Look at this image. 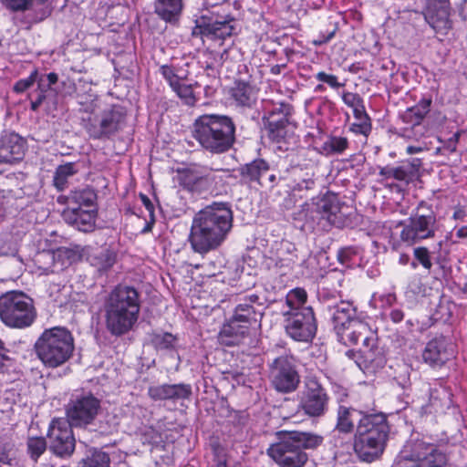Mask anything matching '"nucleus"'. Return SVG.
<instances>
[{
  "label": "nucleus",
  "mask_w": 467,
  "mask_h": 467,
  "mask_svg": "<svg viewBox=\"0 0 467 467\" xmlns=\"http://www.w3.org/2000/svg\"><path fill=\"white\" fill-rule=\"evenodd\" d=\"M148 395L154 400H171L173 403L181 401L180 389L177 384H162L151 386Z\"/></svg>",
  "instance_id": "34"
},
{
  "label": "nucleus",
  "mask_w": 467,
  "mask_h": 467,
  "mask_svg": "<svg viewBox=\"0 0 467 467\" xmlns=\"http://www.w3.org/2000/svg\"><path fill=\"white\" fill-rule=\"evenodd\" d=\"M116 253L109 248H104L91 258V263L99 271H108L116 263Z\"/></svg>",
  "instance_id": "47"
},
{
  "label": "nucleus",
  "mask_w": 467,
  "mask_h": 467,
  "mask_svg": "<svg viewBox=\"0 0 467 467\" xmlns=\"http://www.w3.org/2000/svg\"><path fill=\"white\" fill-rule=\"evenodd\" d=\"M291 173L295 176L294 184L291 186L292 191L301 192L303 190H311L315 186L314 172L306 171L300 166H294L291 168Z\"/></svg>",
  "instance_id": "38"
},
{
  "label": "nucleus",
  "mask_w": 467,
  "mask_h": 467,
  "mask_svg": "<svg viewBox=\"0 0 467 467\" xmlns=\"http://www.w3.org/2000/svg\"><path fill=\"white\" fill-rule=\"evenodd\" d=\"M283 316L285 333L293 340L308 343L314 339L317 331V322L312 307L284 312Z\"/></svg>",
  "instance_id": "13"
},
{
  "label": "nucleus",
  "mask_w": 467,
  "mask_h": 467,
  "mask_svg": "<svg viewBox=\"0 0 467 467\" xmlns=\"http://www.w3.org/2000/svg\"><path fill=\"white\" fill-rule=\"evenodd\" d=\"M69 203L84 209L97 208V193L89 187L72 191L69 193Z\"/></svg>",
  "instance_id": "36"
},
{
  "label": "nucleus",
  "mask_w": 467,
  "mask_h": 467,
  "mask_svg": "<svg viewBox=\"0 0 467 467\" xmlns=\"http://www.w3.org/2000/svg\"><path fill=\"white\" fill-rule=\"evenodd\" d=\"M98 208L84 209L79 206H67L61 213L64 222L81 232L94 229Z\"/></svg>",
  "instance_id": "21"
},
{
  "label": "nucleus",
  "mask_w": 467,
  "mask_h": 467,
  "mask_svg": "<svg viewBox=\"0 0 467 467\" xmlns=\"http://www.w3.org/2000/svg\"><path fill=\"white\" fill-rule=\"evenodd\" d=\"M337 257L342 265L354 268L361 263L362 251L358 246H347L338 250Z\"/></svg>",
  "instance_id": "39"
},
{
  "label": "nucleus",
  "mask_w": 467,
  "mask_h": 467,
  "mask_svg": "<svg viewBox=\"0 0 467 467\" xmlns=\"http://www.w3.org/2000/svg\"><path fill=\"white\" fill-rule=\"evenodd\" d=\"M329 397L322 385L314 378L307 379L301 400V409H325Z\"/></svg>",
  "instance_id": "24"
},
{
  "label": "nucleus",
  "mask_w": 467,
  "mask_h": 467,
  "mask_svg": "<svg viewBox=\"0 0 467 467\" xmlns=\"http://www.w3.org/2000/svg\"><path fill=\"white\" fill-rule=\"evenodd\" d=\"M361 353L359 368L364 373L374 374L387 363L386 351L379 345L378 335L370 337L369 342L363 344Z\"/></svg>",
  "instance_id": "18"
},
{
  "label": "nucleus",
  "mask_w": 467,
  "mask_h": 467,
  "mask_svg": "<svg viewBox=\"0 0 467 467\" xmlns=\"http://www.w3.org/2000/svg\"><path fill=\"white\" fill-rule=\"evenodd\" d=\"M58 80V76L57 73L51 72L47 75L37 76V86L39 88H44L45 90H48L52 85H55Z\"/></svg>",
  "instance_id": "63"
},
{
  "label": "nucleus",
  "mask_w": 467,
  "mask_h": 467,
  "mask_svg": "<svg viewBox=\"0 0 467 467\" xmlns=\"http://www.w3.org/2000/svg\"><path fill=\"white\" fill-rule=\"evenodd\" d=\"M454 356L455 351L452 344L443 337L430 340L422 351L423 361L431 368L442 367Z\"/></svg>",
  "instance_id": "17"
},
{
  "label": "nucleus",
  "mask_w": 467,
  "mask_h": 467,
  "mask_svg": "<svg viewBox=\"0 0 467 467\" xmlns=\"http://www.w3.org/2000/svg\"><path fill=\"white\" fill-rule=\"evenodd\" d=\"M307 294L304 288L296 287L290 290L285 296V304L289 307L285 312H293L305 308Z\"/></svg>",
  "instance_id": "48"
},
{
  "label": "nucleus",
  "mask_w": 467,
  "mask_h": 467,
  "mask_svg": "<svg viewBox=\"0 0 467 467\" xmlns=\"http://www.w3.org/2000/svg\"><path fill=\"white\" fill-rule=\"evenodd\" d=\"M231 177L229 170H214L208 166L193 164L177 171V182L185 191L193 194H219Z\"/></svg>",
  "instance_id": "9"
},
{
  "label": "nucleus",
  "mask_w": 467,
  "mask_h": 467,
  "mask_svg": "<svg viewBox=\"0 0 467 467\" xmlns=\"http://www.w3.org/2000/svg\"><path fill=\"white\" fill-rule=\"evenodd\" d=\"M250 330L246 325L230 318L223 325L218 334V340L226 347L238 346L250 335Z\"/></svg>",
  "instance_id": "25"
},
{
  "label": "nucleus",
  "mask_w": 467,
  "mask_h": 467,
  "mask_svg": "<svg viewBox=\"0 0 467 467\" xmlns=\"http://www.w3.org/2000/svg\"><path fill=\"white\" fill-rule=\"evenodd\" d=\"M192 135L206 151L222 154L235 142V124L226 115L203 114L194 120Z\"/></svg>",
  "instance_id": "4"
},
{
  "label": "nucleus",
  "mask_w": 467,
  "mask_h": 467,
  "mask_svg": "<svg viewBox=\"0 0 467 467\" xmlns=\"http://www.w3.org/2000/svg\"><path fill=\"white\" fill-rule=\"evenodd\" d=\"M229 99L235 107L251 109L257 101V90L250 82L235 80L228 89Z\"/></svg>",
  "instance_id": "23"
},
{
  "label": "nucleus",
  "mask_w": 467,
  "mask_h": 467,
  "mask_svg": "<svg viewBox=\"0 0 467 467\" xmlns=\"http://www.w3.org/2000/svg\"><path fill=\"white\" fill-rule=\"evenodd\" d=\"M413 257L414 260L410 263L412 269H416L420 265L428 271L431 269V254L426 246L415 247L413 249Z\"/></svg>",
  "instance_id": "51"
},
{
  "label": "nucleus",
  "mask_w": 467,
  "mask_h": 467,
  "mask_svg": "<svg viewBox=\"0 0 467 467\" xmlns=\"http://www.w3.org/2000/svg\"><path fill=\"white\" fill-rule=\"evenodd\" d=\"M296 364H298V359L290 350L273 360L270 365L269 377L277 391L289 393L296 389L300 382Z\"/></svg>",
  "instance_id": "11"
},
{
  "label": "nucleus",
  "mask_w": 467,
  "mask_h": 467,
  "mask_svg": "<svg viewBox=\"0 0 467 467\" xmlns=\"http://www.w3.org/2000/svg\"><path fill=\"white\" fill-rule=\"evenodd\" d=\"M67 409H100V399L90 391L77 389L71 395Z\"/></svg>",
  "instance_id": "33"
},
{
  "label": "nucleus",
  "mask_w": 467,
  "mask_h": 467,
  "mask_svg": "<svg viewBox=\"0 0 467 467\" xmlns=\"http://www.w3.org/2000/svg\"><path fill=\"white\" fill-rule=\"evenodd\" d=\"M269 163L263 159H255L253 161L238 168V171L243 182L245 183H257L260 186H264L262 178L269 171Z\"/></svg>",
  "instance_id": "27"
},
{
  "label": "nucleus",
  "mask_w": 467,
  "mask_h": 467,
  "mask_svg": "<svg viewBox=\"0 0 467 467\" xmlns=\"http://www.w3.org/2000/svg\"><path fill=\"white\" fill-rule=\"evenodd\" d=\"M97 426L93 430H99L101 432L111 431L119 421L116 416L109 410H95Z\"/></svg>",
  "instance_id": "49"
},
{
  "label": "nucleus",
  "mask_w": 467,
  "mask_h": 467,
  "mask_svg": "<svg viewBox=\"0 0 467 467\" xmlns=\"http://www.w3.org/2000/svg\"><path fill=\"white\" fill-rule=\"evenodd\" d=\"M36 317V310L31 297L23 292L10 291L0 296V319L14 328L30 327Z\"/></svg>",
  "instance_id": "10"
},
{
  "label": "nucleus",
  "mask_w": 467,
  "mask_h": 467,
  "mask_svg": "<svg viewBox=\"0 0 467 467\" xmlns=\"http://www.w3.org/2000/svg\"><path fill=\"white\" fill-rule=\"evenodd\" d=\"M335 274L336 271L332 270L327 272V275L321 278L320 283L322 286L318 289V297L323 303L328 304L330 301L339 299L342 296L339 291L336 289L331 290L326 285L329 280L333 279Z\"/></svg>",
  "instance_id": "50"
},
{
  "label": "nucleus",
  "mask_w": 467,
  "mask_h": 467,
  "mask_svg": "<svg viewBox=\"0 0 467 467\" xmlns=\"http://www.w3.org/2000/svg\"><path fill=\"white\" fill-rule=\"evenodd\" d=\"M397 226L401 228L400 242L408 246H413L425 240L434 239L437 233L441 232V224L432 207L421 201L410 216L400 221Z\"/></svg>",
  "instance_id": "8"
},
{
  "label": "nucleus",
  "mask_w": 467,
  "mask_h": 467,
  "mask_svg": "<svg viewBox=\"0 0 467 467\" xmlns=\"http://www.w3.org/2000/svg\"><path fill=\"white\" fill-rule=\"evenodd\" d=\"M278 441L270 445L267 454L279 467H304L308 460L304 449L315 448L323 437L299 431H278Z\"/></svg>",
  "instance_id": "5"
},
{
  "label": "nucleus",
  "mask_w": 467,
  "mask_h": 467,
  "mask_svg": "<svg viewBox=\"0 0 467 467\" xmlns=\"http://www.w3.org/2000/svg\"><path fill=\"white\" fill-rule=\"evenodd\" d=\"M332 312V321L336 334L352 324V321L358 320L356 317V308L348 301H340L334 306H327Z\"/></svg>",
  "instance_id": "26"
},
{
  "label": "nucleus",
  "mask_w": 467,
  "mask_h": 467,
  "mask_svg": "<svg viewBox=\"0 0 467 467\" xmlns=\"http://www.w3.org/2000/svg\"><path fill=\"white\" fill-rule=\"evenodd\" d=\"M341 98L343 102L352 109L360 107L361 104L364 103V100L360 95L354 92L343 91Z\"/></svg>",
  "instance_id": "62"
},
{
  "label": "nucleus",
  "mask_w": 467,
  "mask_h": 467,
  "mask_svg": "<svg viewBox=\"0 0 467 467\" xmlns=\"http://www.w3.org/2000/svg\"><path fill=\"white\" fill-rule=\"evenodd\" d=\"M159 72L171 89L186 80L189 76V71L186 68L174 63L161 65Z\"/></svg>",
  "instance_id": "31"
},
{
  "label": "nucleus",
  "mask_w": 467,
  "mask_h": 467,
  "mask_svg": "<svg viewBox=\"0 0 467 467\" xmlns=\"http://www.w3.org/2000/svg\"><path fill=\"white\" fill-rule=\"evenodd\" d=\"M460 133L455 132L450 138L442 140L439 138L441 146L436 148V154L438 155H449L456 150L457 144L459 141Z\"/></svg>",
  "instance_id": "55"
},
{
  "label": "nucleus",
  "mask_w": 467,
  "mask_h": 467,
  "mask_svg": "<svg viewBox=\"0 0 467 467\" xmlns=\"http://www.w3.org/2000/svg\"><path fill=\"white\" fill-rule=\"evenodd\" d=\"M54 254H56L57 273L77 262L80 257L79 250L70 247H57Z\"/></svg>",
  "instance_id": "40"
},
{
  "label": "nucleus",
  "mask_w": 467,
  "mask_h": 467,
  "mask_svg": "<svg viewBox=\"0 0 467 467\" xmlns=\"http://www.w3.org/2000/svg\"><path fill=\"white\" fill-rule=\"evenodd\" d=\"M371 301L374 302L376 307L388 309L397 302V295L394 291L374 293Z\"/></svg>",
  "instance_id": "54"
},
{
  "label": "nucleus",
  "mask_w": 467,
  "mask_h": 467,
  "mask_svg": "<svg viewBox=\"0 0 467 467\" xmlns=\"http://www.w3.org/2000/svg\"><path fill=\"white\" fill-rule=\"evenodd\" d=\"M48 449L57 457L69 458L76 447V440L68 422L64 419L51 421L47 432Z\"/></svg>",
  "instance_id": "14"
},
{
  "label": "nucleus",
  "mask_w": 467,
  "mask_h": 467,
  "mask_svg": "<svg viewBox=\"0 0 467 467\" xmlns=\"http://www.w3.org/2000/svg\"><path fill=\"white\" fill-rule=\"evenodd\" d=\"M389 431L387 416L382 411L362 416L354 441L358 457L368 462L376 460L384 451Z\"/></svg>",
  "instance_id": "6"
},
{
  "label": "nucleus",
  "mask_w": 467,
  "mask_h": 467,
  "mask_svg": "<svg viewBox=\"0 0 467 467\" xmlns=\"http://www.w3.org/2000/svg\"><path fill=\"white\" fill-rule=\"evenodd\" d=\"M55 257L53 252L40 251L36 253L33 260L42 274L48 275L57 273Z\"/></svg>",
  "instance_id": "42"
},
{
  "label": "nucleus",
  "mask_w": 467,
  "mask_h": 467,
  "mask_svg": "<svg viewBox=\"0 0 467 467\" xmlns=\"http://www.w3.org/2000/svg\"><path fill=\"white\" fill-rule=\"evenodd\" d=\"M451 393L445 389H433L430 392V406L436 408H451Z\"/></svg>",
  "instance_id": "52"
},
{
  "label": "nucleus",
  "mask_w": 467,
  "mask_h": 467,
  "mask_svg": "<svg viewBox=\"0 0 467 467\" xmlns=\"http://www.w3.org/2000/svg\"><path fill=\"white\" fill-rule=\"evenodd\" d=\"M348 130L355 135H362L367 139L372 131L371 119L362 122H353L350 124Z\"/></svg>",
  "instance_id": "58"
},
{
  "label": "nucleus",
  "mask_w": 467,
  "mask_h": 467,
  "mask_svg": "<svg viewBox=\"0 0 467 467\" xmlns=\"http://www.w3.org/2000/svg\"><path fill=\"white\" fill-rule=\"evenodd\" d=\"M422 161L419 158H413L402 162L399 166H385L379 170V175L385 180H396L404 185H409L420 176V169Z\"/></svg>",
  "instance_id": "20"
},
{
  "label": "nucleus",
  "mask_w": 467,
  "mask_h": 467,
  "mask_svg": "<svg viewBox=\"0 0 467 467\" xmlns=\"http://www.w3.org/2000/svg\"><path fill=\"white\" fill-rule=\"evenodd\" d=\"M64 420L68 422L71 430L73 427L97 426L95 410H67V419Z\"/></svg>",
  "instance_id": "37"
},
{
  "label": "nucleus",
  "mask_w": 467,
  "mask_h": 467,
  "mask_svg": "<svg viewBox=\"0 0 467 467\" xmlns=\"http://www.w3.org/2000/svg\"><path fill=\"white\" fill-rule=\"evenodd\" d=\"M78 467H110V458L100 449L89 448L78 462Z\"/></svg>",
  "instance_id": "35"
},
{
  "label": "nucleus",
  "mask_w": 467,
  "mask_h": 467,
  "mask_svg": "<svg viewBox=\"0 0 467 467\" xmlns=\"http://www.w3.org/2000/svg\"><path fill=\"white\" fill-rule=\"evenodd\" d=\"M298 255L296 244L288 240L276 242L266 256L269 267H275L281 275H286L293 270Z\"/></svg>",
  "instance_id": "16"
},
{
  "label": "nucleus",
  "mask_w": 467,
  "mask_h": 467,
  "mask_svg": "<svg viewBox=\"0 0 467 467\" xmlns=\"http://www.w3.org/2000/svg\"><path fill=\"white\" fill-rule=\"evenodd\" d=\"M315 78L317 80L327 84L331 88L334 89H338L344 86L343 83L338 81V78L336 75L327 74L324 71L318 72Z\"/></svg>",
  "instance_id": "60"
},
{
  "label": "nucleus",
  "mask_w": 467,
  "mask_h": 467,
  "mask_svg": "<svg viewBox=\"0 0 467 467\" xmlns=\"http://www.w3.org/2000/svg\"><path fill=\"white\" fill-rule=\"evenodd\" d=\"M36 252H53L57 250L56 244L47 237L40 236L36 242Z\"/></svg>",
  "instance_id": "64"
},
{
  "label": "nucleus",
  "mask_w": 467,
  "mask_h": 467,
  "mask_svg": "<svg viewBox=\"0 0 467 467\" xmlns=\"http://www.w3.org/2000/svg\"><path fill=\"white\" fill-rule=\"evenodd\" d=\"M74 349L71 332L60 327L46 329L35 343L37 358L48 368L64 365L72 357Z\"/></svg>",
  "instance_id": "7"
},
{
  "label": "nucleus",
  "mask_w": 467,
  "mask_h": 467,
  "mask_svg": "<svg viewBox=\"0 0 467 467\" xmlns=\"http://www.w3.org/2000/svg\"><path fill=\"white\" fill-rule=\"evenodd\" d=\"M78 104L82 113L80 124L91 140H112L125 127L127 114L119 105L112 104L102 109L97 98L79 100Z\"/></svg>",
  "instance_id": "3"
},
{
  "label": "nucleus",
  "mask_w": 467,
  "mask_h": 467,
  "mask_svg": "<svg viewBox=\"0 0 467 467\" xmlns=\"http://www.w3.org/2000/svg\"><path fill=\"white\" fill-rule=\"evenodd\" d=\"M48 0H1L2 5L12 12L35 10L44 5Z\"/></svg>",
  "instance_id": "46"
},
{
  "label": "nucleus",
  "mask_w": 467,
  "mask_h": 467,
  "mask_svg": "<svg viewBox=\"0 0 467 467\" xmlns=\"http://www.w3.org/2000/svg\"><path fill=\"white\" fill-rule=\"evenodd\" d=\"M377 335L376 332L372 331L369 325L360 319L352 321V324L348 326L346 328L337 332V340L348 346V345H358L359 342L365 344L369 342L370 337H374Z\"/></svg>",
  "instance_id": "22"
},
{
  "label": "nucleus",
  "mask_w": 467,
  "mask_h": 467,
  "mask_svg": "<svg viewBox=\"0 0 467 467\" xmlns=\"http://www.w3.org/2000/svg\"><path fill=\"white\" fill-rule=\"evenodd\" d=\"M259 317H261V314L255 310L254 306L242 303L236 306L231 319L242 325H246L247 327L251 329L252 327H255L259 324Z\"/></svg>",
  "instance_id": "32"
},
{
  "label": "nucleus",
  "mask_w": 467,
  "mask_h": 467,
  "mask_svg": "<svg viewBox=\"0 0 467 467\" xmlns=\"http://www.w3.org/2000/svg\"><path fill=\"white\" fill-rule=\"evenodd\" d=\"M102 311L107 331L112 337H122L138 323L140 294L132 285L119 284L105 296Z\"/></svg>",
  "instance_id": "2"
},
{
  "label": "nucleus",
  "mask_w": 467,
  "mask_h": 467,
  "mask_svg": "<svg viewBox=\"0 0 467 467\" xmlns=\"http://www.w3.org/2000/svg\"><path fill=\"white\" fill-rule=\"evenodd\" d=\"M150 342L156 350H173L177 337L169 332H153L150 334Z\"/></svg>",
  "instance_id": "44"
},
{
  "label": "nucleus",
  "mask_w": 467,
  "mask_h": 467,
  "mask_svg": "<svg viewBox=\"0 0 467 467\" xmlns=\"http://www.w3.org/2000/svg\"><path fill=\"white\" fill-rule=\"evenodd\" d=\"M198 83L194 84H184L183 81L180 83L176 88H173L171 90L177 95V97L182 100V102L189 107H193L199 101V97L196 95L194 91V88L198 87Z\"/></svg>",
  "instance_id": "45"
},
{
  "label": "nucleus",
  "mask_w": 467,
  "mask_h": 467,
  "mask_svg": "<svg viewBox=\"0 0 467 467\" xmlns=\"http://www.w3.org/2000/svg\"><path fill=\"white\" fill-rule=\"evenodd\" d=\"M349 147L348 138L342 136H329L322 144V150L326 155L344 153Z\"/></svg>",
  "instance_id": "43"
},
{
  "label": "nucleus",
  "mask_w": 467,
  "mask_h": 467,
  "mask_svg": "<svg viewBox=\"0 0 467 467\" xmlns=\"http://www.w3.org/2000/svg\"><path fill=\"white\" fill-rule=\"evenodd\" d=\"M195 30L202 37L222 45L223 40L237 33V21L231 13H216V19L213 22L196 20Z\"/></svg>",
  "instance_id": "15"
},
{
  "label": "nucleus",
  "mask_w": 467,
  "mask_h": 467,
  "mask_svg": "<svg viewBox=\"0 0 467 467\" xmlns=\"http://www.w3.org/2000/svg\"><path fill=\"white\" fill-rule=\"evenodd\" d=\"M451 5L449 0H428L424 17L437 32L451 27Z\"/></svg>",
  "instance_id": "19"
},
{
  "label": "nucleus",
  "mask_w": 467,
  "mask_h": 467,
  "mask_svg": "<svg viewBox=\"0 0 467 467\" xmlns=\"http://www.w3.org/2000/svg\"><path fill=\"white\" fill-rule=\"evenodd\" d=\"M428 109L426 107L420 108L419 106L409 109L405 115L404 119L410 122L411 129L406 130V136L409 138H414L419 140L426 131L425 127L421 124L422 119L426 116Z\"/></svg>",
  "instance_id": "29"
},
{
  "label": "nucleus",
  "mask_w": 467,
  "mask_h": 467,
  "mask_svg": "<svg viewBox=\"0 0 467 467\" xmlns=\"http://www.w3.org/2000/svg\"><path fill=\"white\" fill-rule=\"evenodd\" d=\"M337 429L340 432L348 433L354 429V419L350 410H339Z\"/></svg>",
  "instance_id": "56"
},
{
  "label": "nucleus",
  "mask_w": 467,
  "mask_h": 467,
  "mask_svg": "<svg viewBox=\"0 0 467 467\" xmlns=\"http://www.w3.org/2000/svg\"><path fill=\"white\" fill-rule=\"evenodd\" d=\"M78 172L76 164L67 162L59 165L55 171L53 178V184L58 191H63L67 186V180Z\"/></svg>",
  "instance_id": "41"
},
{
  "label": "nucleus",
  "mask_w": 467,
  "mask_h": 467,
  "mask_svg": "<svg viewBox=\"0 0 467 467\" xmlns=\"http://www.w3.org/2000/svg\"><path fill=\"white\" fill-rule=\"evenodd\" d=\"M293 113L294 108L287 102L266 101L265 103L263 121L272 141L276 143L285 141L286 128Z\"/></svg>",
  "instance_id": "12"
},
{
  "label": "nucleus",
  "mask_w": 467,
  "mask_h": 467,
  "mask_svg": "<svg viewBox=\"0 0 467 467\" xmlns=\"http://www.w3.org/2000/svg\"><path fill=\"white\" fill-rule=\"evenodd\" d=\"M339 210L338 200L336 194L327 193L316 203L310 211L313 219H329L331 215H335Z\"/></svg>",
  "instance_id": "30"
},
{
  "label": "nucleus",
  "mask_w": 467,
  "mask_h": 467,
  "mask_svg": "<svg viewBox=\"0 0 467 467\" xmlns=\"http://www.w3.org/2000/svg\"><path fill=\"white\" fill-rule=\"evenodd\" d=\"M202 6L216 16V13L220 12L214 9L221 8L223 10L222 14L230 13L232 4L229 0H202Z\"/></svg>",
  "instance_id": "57"
},
{
  "label": "nucleus",
  "mask_w": 467,
  "mask_h": 467,
  "mask_svg": "<svg viewBox=\"0 0 467 467\" xmlns=\"http://www.w3.org/2000/svg\"><path fill=\"white\" fill-rule=\"evenodd\" d=\"M27 452L34 462H37L39 457L46 451L47 442L43 437H30L26 442Z\"/></svg>",
  "instance_id": "53"
},
{
  "label": "nucleus",
  "mask_w": 467,
  "mask_h": 467,
  "mask_svg": "<svg viewBox=\"0 0 467 467\" xmlns=\"http://www.w3.org/2000/svg\"><path fill=\"white\" fill-rule=\"evenodd\" d=\"M184 8L183 0H155L154 12L163 21L170 24H176Z\"/></svg>",
  "instance_id": "28"
},
{
  "label": "nucleus",
  "mask_w": 467,
  "mask_h": 467,
  "mask_svg": "<svg viewBox=\"0 0 467 467\" xmlns=\"http://www.w3.org/2000/svg\"><path fill=\"white\" fill-rule=\"evenodd\" d=\"M46 92L47 90L38 87L37 89L28 94V99L30 100V109L33 111H37L42 103L45 101L47 98Z\"/></svg>",
  "instance_id": "59"
},
{
  "label": "nucleus",
  "mask_w": 467,
  "mask_h": 467,
  "mask_svg": "<svg viewBox=\"0 0 467 467\" xmlns=\"http://www.w3.org/2000/svg\"><path fill=\"white\" fill-rule=\"evenodd\" d=\"M233 226V212L223 202H214L195 213L188 241L193 252L204 255L218 249Z\"/></svg>",
  "instance_id": "1"
},
{
  "label": "nucleus",
  "mask_w": 467,
  "mask_h": 467,
  "mask_svg": "<svg viewBox=\"0 0 467 467\" xmlns=\"http://www.w3.org/2000/svg\"><path fill=\"white\" fill-rule=\"evenodd\" d=\"M38 71L35 69L28 78L18 80L14 86V90L17 93L26 91L36 81Z\"/></svg>",
  "instance_id": "61"
}]
</instances>
